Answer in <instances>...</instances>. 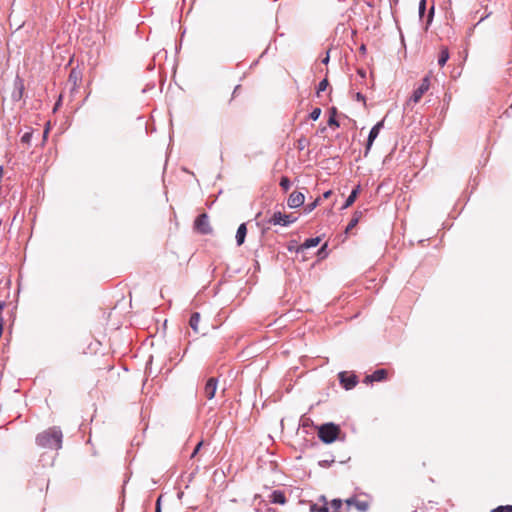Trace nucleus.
Here are the masks:
<instances>
[{
	"instance_id": "obj_35",
	"label": "nucleus",
	"mask_w": 512,
	"mask_h": 512,
	"mask_svg": "<svg viewBox=\"0 0 512 512\" xmlns=\"http://www.w3.org/2000/svg\"><path fill=\"white\" fill-rule=\"evenodd\" d=\"M329 61V56H327L324 60H323V63L327 64Z\"/></svg>"
},
{
	"instance_id": "obj_6",
	"label": "nucleus",
	"mask_w": 512,
	"mask_h": 512,
	"mask_svg": "<svg viewBox=\"0 0 512 512\" xmlns=\"http://www.w3.org/2000/svg\"><path fill=\"white\" fill-rule=\"evenodd\" d=\"M339 381L341 385L346 389L350 390L356 386L358 383L357 376L354 373L351 372H340L339 375Z\"/></svg>"
},
{
	"instance_id": "obj_25",
	"label": "nucleus",
	"mask_w": 512,
	"mask_h": 512,
	"mask_svg": "<svg viewBox=\"0 0 512 512\" xmlns=\"http://www.w3.org/2000/svg\"><path fill=\"white\" fill-rule=\"evenodd\" d=\"M290 180L287 177H282L280 180V186L287 191L290 188Z\"/></svg>"
},
{
	"instance_id": "obj_29",
	"label": "nucleus",
	"mask_w": 512,
	"mask_h": 512,
	"mask_svg": "<svg viewBox=\"0 0 512 512\" xmlns=\"http://www.w3.org/2000/svg\"><path fill=\"white\" fill-rule=\"evenodd\" d=\"M202 444H203V442H199V443L196 445V447H195V449H194V451H193V453H192V455H191V457H192V458H193V457H195V455L199 452V450H200V448H201Z\"/></svg>"
},
{
	"instance_id": "obj_17",
	"label": "nucleus",
	"mask_w": 512,
	"mask_h": 512,
	"mask_svg": "<svg viewBox=\"0 0 512 512\" xmlns=\"http://www.w3.org/2000/svg\"><path fill=\"white\" fill-rule=\"evenodd\" d=\"M361 215H362L361 212H355L354 213L352 219L350 220L349 224L346 227V232H349L351 229H353L357 225Z\"/></svg>"
},
{
	"instance_id": "obj_23",
	"label": "nucleus",
	"mask_w": 512,
	"mask_h": 512,
	"mask_svg": "<svg viewBox=\"0 0 512 512\" xmlns=\"http://www.w3.org/2000/svg\"><path fill=\"white\" fill-rule=\"evenodd\" d=\"M331 506L334 509V512H340L342 507V501L340 499H334L331 502Z\"/></svg>"
},
{
	"instance_id": "obj_39",
	"label": "nucleus",
	"mask_w": 512,
	"mask_h": 512,
	"mask_svg": "<svg viewBox=\"0 0 512 512\" xmlns=\"http://www.w3.org/2000/svg\"><path fill=\"white\" fill-rule=\"evenodd\" d=\"M238 90V87H235V89L233 90V93H236Z\"/></svg>"
},
{
	"instance_id": "obj_19",
	"label": "nucleus",
	"mask_w": 512,
	"mask_h": 512,
	"mask_svg": "<svg viewBox=\"0 0 512 512\" xmlns=\"http://www.w3.org/2000/svg\"><path fill=\"white\" fill-rule=\"evenodd\" d=\"M273 498L275 503L284 504L286 502V498L283 493L281 492H274Z\"/></svg>"
},
{
	"instance_id": "obj_37",
	"label": "nucleus",
	"mask_w": 512,
	"mask_h": 512,
	"mask_svg": "<svg viewBox=\"0 0 512 512\" xmlns=\"http://www.w3.org/2000/svg\"><path fill=\"white\" fill-rule=\"evenodd\" d=\"M73 76H75V71L73 70L70 74V78H73Z\"/></svg>"
},
{
	"instance_id": "obj_34",
	"label": "nucleus",
	"mask_w": 512,
	"mask_h": 512,
	"mask_svg": "<svg viewBox=\"0 0 512 512\" xmlns=\"http://www.w3.org/2000/svg\"><path fill=\"white\" fill-rule=\"evenodd\" d=\"M398 1H399V0H390V4H391V6H393V5H397Z\"/></svg>"
},
{
	"instance_id": "obj_13",
	"label": "nucleus",
	"mask_w": 512,
	"mask_h": 512,
	"mask_svg": "<svg viewBox=\"0 0 512 512\" xmlns=\"http://www.w3.org/2000/svg\"><path fill=\"white\" fill-rule=\"evenodd\" d=\"M346 503L348 505H354L359 511H366L369 507V504L368 502L366 501H360V500H357V499H348L346 501Z\"/></svg>"
},
{
	"instance_id": "obj_30",
	"label": "nucleus",
	"mask_w": 512,
	"mask_h": 512,
	"mask_svg": "<svg viewBox=\"0 0 512 512\" xmlns=\"http://www.w3.org/2000/svg\"><path fill=\"white\" fill-rule=\"evenodd\" d=\"M160 502H161V496L157 499L156 501V508H155V512H161V505H160Z\"/></svg>"
},
{
	"instance_id": "obj_24",
	"label": "nucleus",
	"mask_w": 512,
	"mask_h": 512,
	"mask_svg": "<svg viewBox=\"0 0 512 512\" xmlns=\"http://www.w3.org/2000/svg\"><path fill=\"white\" fill-rule=\"evenodd\" d=\"M329 83H328V80L327 79H323L319 85H318V89H317V94L319 95L320 92H323L327 89Z\"/></svg>"
},
{
	"instance_id": "obj_22",
	"label": "nucleus",
	"mask_w": 512,
	"mask_h": 512,
	"mask_svg": "<svg viewBox=\"0 0 512 512\" xmlns=\"http://www.w3.org/2000/svg\"><path fill=\"white\" fill-rule=\"evenodd\" d=\"M491 512H512V505L498 506L492 509Z\"/></svg>"
},
{
	"instance_id": "obj_28",
	"label": "nucleus",
	"mask_w": 512,
	"mask_h": 512,
	"mask_svg": "<svg viewBox=\"0 0 512 512\" xmlns=\"http://www.w3.org/2000/svg\"><path fill=\"white\" fill-rule=\"evenodd\" d=\"M426 9V0H421L419 3V14L422 16Z\"/></svg>"
},
{
	"instance_id": "obj_7",
	"label": "nucleus",
	"mask_w": 512,
	"mask_h": 512,
	"mask_svg": "<svg viewBox=\"0 0 512 512\" xmlns=\"http://www.w3.org/2000/svg\"><path fill=\"white\" fill-rule=\"evenodd\" d=\"M388 378V370L386 369H378L374 371L370 375H366L363 382L366 384H370L373 382H381L385 381Z\"/></svg>"
},
{
	"instance_id": "obj_21",
	"label": "nucleus",
	"mask_w": 512,
	"mask_h": 512,
	"mask_svg": "<svg viewBox=\"0 0 512 512\" xmlns=\"http://www.w3.org/2000/svg\"><path fill=\"white\" fill-rule=\"evenodd\" d=\"M320 198L315 199L312 203L307 204L304 208L305 212H312L319 204Z\"/></svg>"
},
{
	"instance_id": "obj_33",
	"label": "nucleus",
	"mask_w": 512,
	"mask_h": 512,
	"mask_svg": "<svg viewBox=\"0 0 512 512\" xmlns=\"http://www.w3.org/2000/svg\"><path fill=\"white\" fill-rule=\"evenodd\" d=\"M433 12H434V8L432 7L430 9V12H429V19H428V23L431 22V19H432V16H433Z\"/></svg>"
},
{
	"instance_id": "obj_10",
	"label": "nucleus",
	"mask_w": 512,
	"mask_h": 512,
	"mask_svg": "<svg viewBox=\"0 0 512 512\" xmlns=\"http://www.w3.org/2000/svg\"><path fill=\"white\" fill-rule=\"evenodd\" d=\"M382 127H383V121L378 122L375 126L372 127V129L369 133V136H368V141H367V145H366V153L370 150L374 140L379 135V132Z\"/></svg>"
},
{
	"instance_id": "obj_38",
	"label": "nucleus",
	"mask_w": 512,
	"mask_h": 512,
	"mask_svg": "<svg viewBox=\"0 0 512 512\" xmlns=\"http://www.w3.org/2000/svg\"><path fill=\"white\" fill-rule=\"evenodd\" d=\"M357 98L358 99H363L362 95L360 93H357Z\"/></svg>"
},
{
	"instance_id": "obj_32",
	"label": "nucleus",
	"mask_w": 512,
	"mask_h": 512,
	"mask_svg": "<svg viewBox=\"0 0 512 512\" xmlns=\"http://www.w3.org/2000/svg\"><path fill=\"white\" fill-rule=\"evenodd\" d=\"M331 194H332L331 190L326 191L325 193H323V198L328 199L331 196Z\"/></svg>"
},
{
	"instance_id": "obj_1",
	"label": "nucleus",
	"mask_w": 512,
	"mask_h": 512,
	"mask_svg": "<svg viewBox=\"0 0 512 512\" xmlns=\"http://www.w3.org/2000/svg\"><path fill=\"white\" fill-rule=\"evenodd\" d=\"M36 442L43 448L59 449L62 445V432L55 427L49 428L38 434Z\"/></svg>"
},
{
	"instance_id": "obj_40",
	"label": "nucleus",
	"mask_w": 512,
	"mask_h": 512,
	"mask_svg": "<svg viewBox=\"0 0 512 512\" xmlns=\"http://www.w3.org/2000/svg\"><path fill=\"white\" fill-rule=\"evenodd\" d=\"M238 90V87H235V89L233 90V93H236Z\"/></svg>"
},
{
	"instance_id": "obj_26",
	"label": "nucleus",
	"mask_w": 512,
	"mask_h": 512,
	"mask_svg": "<svg viewBox=\"0 0 512 512\" xmlns=\"http://www.w3.org/2000/svg\"><path fill=\"white\" fill-rule=\"evenodd\" d=\"M321 115V109L320 108H314L310 113V118L314 121H316Z\"/></svg>"
},
{
	"instance_id": "obj_5",
	"label": "nucleus",
	"mask_w": 512,
	"mask_h": 512,
	"mask_svg": "<svg viewBox=\"0 0 512 512\" xmlns=\"http://www.w3.org/2000/svg\"><path fill=\"white\" fill-rule=\"evenodd\" d=\"M295 221L296 218L292 217L291 214H283L281 212H274L271 218L269 219L270 224L282 226H287Z\"/></svg>"
},
{
	"instance_id": "obj_12",
	"label": "nucleus",
	"mask_w": 512,
	"mask_h": 512,
	"mask_svg": "<svg viewBox=\"0 0 512 512\" xmlns=\"http://www.w3.org/2000/svg\"><path fill=\"white\" fill-rule=\"evenodd\" d=\"M201 320V316L198 312H194L189 320V325L193 329L195 333H199V323Z\"/></svg>"
},
{
	"instance_id": "obj_9",
	"label": "nucleus",
	"mask_w": 512,
	"mask_h": 512,
	"mask_svg": "<svg viewBox=\"0 0 512 512\" xmlns=\"http://www.w3.org/2000/svg\"><path fill=\"white\" fill-rule=\"evenodd\" d=\"M217 391V379L214 377H211L207 380L205 386H204V396L211 400L215 397Z\"/></svg>"
},
{
	"instance_id": "obj_41",
	"label": "nucleus",
	"mask_w": 512,
	"mask_h": 512,
	"mask_svg": "<svg viewBox=\"0 0 512 512\" xmlns=\"http://www.w3.org/2000/svg\"><path fill=\"white\" fill-rule=\"evenodd\" d=\"M238 90V87H235V89L233 90V93H236Z\"/></svg>"
},
{
	"instance_id": "obj_18",
	"label": "nucleus",
	"mask_w": 512,
	"mask_h": 512,
	"mask_svg": "<svg viewBox=\"0 0 512 512\" xmlns=\"http://www.w3.org/2000/svg\"><path fill=\"white\" fill-rule=\"evenodd\" d=\"M335 115H336V108H332L331 116H330V118L328 120V125L331 126V127L332 126L339 127V123L336 120Z\"/></svg>"
},
{
	"instance_id": "obj_2",
	"label": "nucleus",
	"mask_w": 512,
	"mask_h": 512,
	"mask_svg": "<svg viewBox=\"0 0 512 512\" xmlns=\"http://www.w3.org/2000/svg\"><path fill=\"white\" fill-rule=\"evenodd\" d=\"M340 434V428L334 423H326L318 428V437L324 443L334 442Z\"/></svg>"
},
{
	"instance_id": "obj_16",
	"label": "nucleus",
	"mask_w": 512,
	"mask_h": 512,
	"mask_svg": "<svg viewBox=\"0 0 512 512\" xmlns=\"http://www.w3.org/2000/svg\"><path fill=\"white\" fill-rule=\"evenodd\" d=\"M319 243H320V238L319 237L309 238V239L305 240V242L301 245V248L302 249H308V248H311V247H316Z\"/></svg>"
},
{
	"instance_id": "obj_11",
	"label": "nucleus",
	"mask_w": 512,
	"mask_h": 512,
	"mask_svg": "<svg viewBox=\"0 0 512 512\" xmlns=\"http://www.w3.org/2000/svg\"><path fill=\"white\" fill-rule=\"evenodd\" d=\"M246 234H247V227H246V224L243 223L238 227L237 233H236V240H237V244L239 246L244 243Z\"/></svg>"
},
{
	"instance_id": "obj_20",
	"label": "nucleus",
	"mask_w": 512,
	"mask_h": 512,
	"mask_svg": "<svg viewBox=\"0 0 512 512\" xmlns=\"http://www.w3.org/2000/svg\"><path fill=\"white\" fill-rule=\"evenodd\" d=\"M311 512H328V508L326 506V503L322 506H318L317 504H313L310 507Z\"/></svg>"
},
{
	"instance_id": "obj_8",
	"label": "nucleus",
	"mask_w": 512,
	"mask_h": 512,
	"mask_svg": "<svg viewBox=\"0 0 512 512\" xmlns=\"http://www.w3.org/2000/svg\"><path fill=\"white\" fill-rule=\"evenodd\" d=\"M304 201L305 196L302 192L293 191L287 200V205L290 208H298L304 204Z\"/></svg>"
},
{
	"instance_id": "obj_36",
	"label": "nucleus",
	"mask_w": 512,
	"mask_h": 512,
	"mask_svg": "<svg viewBox=\"0 0 512 512\" xmlns=\"http://www.w3.org/2000/svg\"><path fill=\"white\" fill-rule=\"evenodd\" d=\"M359 74L364 77L365 76V73L362 71V70H359Z\"/></svg>"
},
{
	"instance_id": "obj_31",
	"label": "nucleus",
	"mask_w": 512,
	"mask_h": 512,
	"mask_svg": "<svg viewBox=\"0 0 512 512\" xmlns=\"http://www.w3.org/2000/svg\"><path fill=\"white\" fill-rule=\"evenodd\" d=\"M30 139V134L29 133H25L23 136H22V141L23 142H28Z\"/></svg>"
},
{
	"instance_id": "obj_15",
	"label": "nucleus",
	"mask_w": 512,
	"mask_h": 512,
	"mask_svg": "<svg viewBox=\"0 0 512 512\" xmlns=\"http://www.w3.org/2000/svg\"><path fill=\"white\" fill-rule=\"evenodd\" d=\"M359 193V186L352 190L351 194L348 196V198L345 201V204L343 205V209H346L350 207L356 200Z\"/></svg>"
},
{
	"instance_id": "obj_27",
	"label": "nucleus",
	"mask_w": 512,
	"mask_h": 512,
	"mask_svg": "<svg viewBox=\"0 0 512 512\" xmlns=\"http://www.w3.org/2000/svg\"><path fill=\"white\" fill-rule=\"evenodd\" d=\"M16 87L19 90L18 98H21L22 94H23V91H24V84H23L22 80H17L16 81Z\"/></svg>"
},
{
	"instance_id": "obj_3",
	"label": "nucleus",
	"mask_w": 512,
	"mask_h": 512,
	"mask_svg": "<svg viewBox=\"0 0 512 512\" xmlns=\"http://www.w3.org/2000/svg\"><path fill=\"white\" fill-rule=\"evenodd\" d=\"M194 228L201 234H210L212 232V227L209 224V217L206 213H202L196 218Z\"/></svg>"
},
{
	"instance_id": "obj_14",
	"label": "nucleus",
	"mask_w": 512,
	"mask_h": 512,
	"mask_svg": "<svg viewBox=\"0 0 512 512\" xmlns=\"http://www.w3.org/2000/svg\"><path fill=\"white\" fill-rule=\"evenodd\" d=\"M449 59V50L447 47L443 46L440 49L438 64L440 66H444Z\"/></svg>"
},
{
	"instance_id": "obj_4",
	"label": "nucleus",
	"mask_w": 512,
	"mask_h": 512,
	"mask_svg": "<svg viewBox=\"0 0 512 512\" xmlns=\"http://www.w3.org/2000/svg\"><path fill=\"white\" fill-rule=\"evenodd\" d=\"M429 88H430V77L425 76L422 79L419 87L414 90V92L410 98V101H412L413 103H418L421 100V98L423 97V95L429 90Z\"/></svg>"
}]
</instances>
